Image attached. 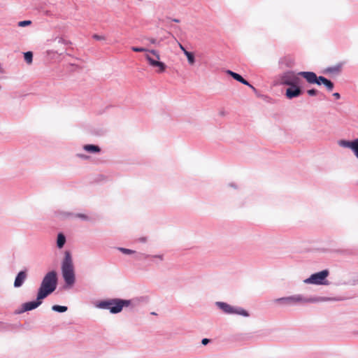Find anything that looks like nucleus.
Listing matches in <instances>:
<instances>
[{
  "mask_svg": "<svg viewBox=\"0 0 358 358\" xmlns=\"http://www.w3.org/2000/svg\"><path fill=\"white\" fill-rule=\"evenodd\" d=\"M187 57V62L190 65H194L195 64L196 59H195V55L194 53L192 52L190 53Z\"/></svg>",
  "mask_w": 358,
  "mask_h": 358,
  "instance_id": "nucleus-27",
  "label": "nucleus"
},
{
  "mask_svg": "<svg viewBox=\"0 0 358 358\" xmlns=\"http://www.w3.org/2000/svg\"><path fill=\"white\" fill-rule=\"evenodd\" d=\"M306 92L310 96H318L320 94V91L315 88H311V89L307 90Z\"/></svg>",
  "mask_w": 358,
  "mask_h": 358,
  "instance_id": "nucleus-26",
  "label": "nucleus"
},
{
  "mask_svg": "<svg viewBox=\"0 0 358 358\" xmlns=\"http://www.w3.org/2000/svg\"><path fill=\"white\" fill-rule=\"evenodd\" d=\"M138 241L141 243H145L147 241V237L143 236L138 239Z\"/></svg>",
  "mask_w": 358,
  "mask_h": 358,
  "instance_id": "nucleus-38",
  "label": "nucleus"
},
{
  "mask_svg": "<svg viewBox=\"0 0 358 358\" xmlns=\"http://www.w3.org/2000/svg\"><path fill=\"white\" fill-rule=\"evenodd\" d=\"M117 250L124 255H134L136 253L135 250H133L131 249L123 248V247H117Z\"/></svg>",
  "mask_w": 358,
  "mask_h": 358,
  "instance_id": "nucleus-23",
  "label": "nucleus"
},
{
  "mask_svg": "<svg viewBox=\"0 0 358 358\" xmlns=\"http://www.w3.org/2000/svg\"><path fill=\"white\" fill-rule=\"evenodd\" d=\"M51 309H52V310H53L55 312L63 313H65L67 311L68 307L66 306H61V305L56 304V305H53L52 306Z\"/></svg>",
  "mask_w": 358,
  "mask_h": 358,
  "instance_id": "nucleus-21",
  "label": "nucleus"
},
{
  "mask_svg": "<svg viewBox=\"0 0 358 358\" xmlns=\"http://www.w3.org/2000/svg\"><path fill=\"white\" fill-rule=\"evenodd\" d=\"M338 145L341 147L349 148L352 150L356 158L358 159V138L353 140H340Z\"/></svg>",
  "mask_w": 358,
  "mask_h": 358,
  "instance_id": "nucleus-11",
  "label": "nucleus"
},
{
  "mask_svg": "<svg viewBox=\"0 0 358 358\" xmlns=\"http://www.w3.org/2000/svg\"><path fill=\"white\" fill-rule=\"evenodd\" d=\"M332 95H333V96H334V97H335V99H339L341 98V94H340V93H338V92H334Z\"/></svg>",
  "mask_w": 358,
  "mask_h": 358,
  "instance_id": "nucleus-39",
  "label": "nucleus"
},
{
  "mask_svg": "<svg viewBox=\"0 0 358 358\" xmlns=\"http://www.w3.org/2000/svg\"><path fill=\"white\" fill-rule=\"evenodd\" d=\"M145 57L150 66L158 68V73H163L166 71L167 66L164 62H161L159 59H154L148 54Z\"/></svg>",
  "mask_w": 358,
  "mask_h": 358,
  "instance_id": "nucleus-12",
  "label": "nucleus"
},
{
  "mask_svg": "<svg viewBox=\"0 0 358 358\" xmlns=\"http://www.w3.org/2000/svg\"><path fill=\"white\" fill-rule=\"evenodd\" d=\"M83 148L87 152L92 154L99 153L101 151L100 146L96 144H85Z\"/></svg>",
  "mask_w": 358,
  "mask_h": 358,
  "instance_id": "nucleus-17",
  "label": "nucleus"
},
{
  "mask_svg": "<svg viewBox=\"0 0 358 358\" xmlns=\"http://www.w3.org/2000/svg\"><path fill=\"white\" fill-rule=\"evenodd\" d=\"M246 86H248L250 88H251L255 93L257 92V90L249 83V85H245Z\"/></svg>",
  "mask_w": 358,
  "mask_h": 358,
  "instance_id": "nucleus-36",
  "label": "nucleus"
},
{
  "mask_svg": "<svg viewBox=\"0 0 358 358\" xmlns=\"http://www.w3.org/2000/svg\"><path fill=\"white\" fill-rule=\"evenodd\" d=\"M220 115L221 116H224V115H225V112H224V110H221V111L220 112Z\"/></svg>",
  "mask_w": 358,
  "mask_h": 358,
  "instance_id": "nucleus-42",
  "label": "nucleus"
},
{
  "mask_svg": "<svg viewBox=\"0 0 358 358\" xmlns=\"http://www.w3.org/2000/svg\"><path fill=\"white\" fill-rule=\"evenodd\" d=\"M329 275V270L324 269L320 271L312 273L308 278L303 280V282L309 285H329V282L327 279Z\"/></svg>",
  "mask_w": 358,
  "mask_h": 358,
  "instance_id": "nucleus-6",
  "label": "nucleus"
},
{
  "mask_svg": "<svg viewBox=\"0 0 358 358\" xmlns=\"http://www.w3.org/2000/svg\"><path fill=\"white\" fill-rule=\"evenodd\" d=\"M342 64H338L335 66H329L323 71L324 73L336 74L341 71Z\"/></svg>",
  "mask_w": 358,
  "mask_h": 358,
  "instance_id": "nucleus-20",
  "label": "nucleus"
},
{
  "mask_svg": "<svg viewBox=\"0 0 358 358\" xmlns=\"http://www.w3.org/2000/svg\"><path fill=\"white\" fill-rule=\"evenodd\" d=\"M57 285V273L56 271L52 270L48 272L43 276L40 286L37 290V294H38L43 299H46L56 290Z\"/></svg>",
  "mask_w": 358,
  "mask_h": 358,
  "instance_id": "nucleus-3",
  "label": "nucleus"
},
{
  "mask_svg": "<svg viewBox=\"0 0 358 358\" xmlns=\"http://www.w3.org/2000/svg\"><path fill=\"white\" fill-rule=\"evenodd\" d=\"M0 324H3V322H0Z\"/></svg>",
  "mask_w": 358,
  "mask_h": 358,
  "instance_id": "nucleus-46",
  "label": "nucleus"
},
{
  "mask_svg": "<svg viewBox=\"0 0 358 358\" xmlns=\"http://www.w3.org/2000/svg\"><path fill=\"white\" fill-rule=\"evenodd\" d=\"M74 217L80 218V220H82L83 221L90 220V217L87 215L84 214V213H73V218H74Z\"/></svg>",
  "mask_w": 358,
  "mask_h": 358,
  "instance_id": "nucleus-25",
  "label": "nucleus"
},
{
  "mask_svg": "<svg viewBox=\"0 0 358 358\" xmlns=\"http://www.w3.org/2000/svg\"><path fill=\"white\" fill-rule=\"evenodd\" d=\"M303 93L301 83L288 86L285 90V96L287 99L292 100L300 96Z\"/></svg>",
  "mask_w": 358,
  "mask_h": 358,
  "instance_id": "nucleus-9",
  "label": "nucleus"
},
{
  "mask_svg": "<svg viewBox=\"0 0 358 358\" xmlns=\"http://www.w3.org/2000/svg\"><path fill=\"white\" fill-rule=\"evenodd\" d=\"M44 299H45L36 293L35 299L23 303L19 309L15 310L14 313L15 315H20L27 311L35 310L43 303Z\"/></svg>",
  "mask_w": 358,
  "mask_h": 358,
  "instance_id": "nucleus-7",
  "label": "nucleus"
},
{
  "mask_svg": "<svg viewBox=\"0 0 358 358\" xmlns=\"http://www.w3.org/2000/svg\"><path fill=\"white\" fill-rule=\"evenodd\" d=\"M59 43H64L65 45L71 43V42H69V41L67 42V41H66L64 39H63L62 38H60L59 39Z\"/></svg>",
  "mask_w": 358,
  "mask_h": 358,
  "instance_id": "nucleus-40",
  "label": "nucleus"
},
{
  "mask_svg": "<svg viewBox=\"0 0 358 358\" xmlns=\"http://www.w3.org/2000/svg\"><path fill=\"white\" fill-rule=\"evenodd\" d=\"M10 324H6V327H4V329H7V328H6V327H10Z\"/></svg>",
  "mask_w": 358,
  "mask_h": 358,
  "instance_id": "nucleus-44",
  "label": "nucleus"
},
{
  "mask_svg": "<svg viewBox=\"0 0 358 358\" xmlns=\"http://www.w3.org/2000/svg\"><path fill=\"white\" fill-rule=\"evenodd\" d=\"M62 275L64 282L63 288L71 289L76 282V273L71 253L66 250L61 264Z\"/></svg>",
  "mask_w": 358,
  "mask_h": 358,
  "instance_id": "nucleus-1",
  "label": "nucleus"
},
{
  "mask_svg": "<svg viewBox=\"0 0 358 358\" xmlns=\"http://www.w3.org/2000/svg\"><path fill=\"white\" fill-rule=\"evenodd\" d=\"M258 96H260V94H259V92H257V93H255Z\"/></svg>",
  "mask_w": 358,
  "mask_h": 358,
  "instance_id": "nucleus-45",
  "label": "nucleus"
},
{
  "mask_svg": "<svg viewBox=\"0 0 358 358\" xmlns=\"http://www.w3.org/2000/svg\"><path fill=\"white\" fill-rule=\"evenodd\" d=\"M336 298L327 297V296H310V297H304L302 295V301L304 303H320L324 301H336Z\"/></svg>",
  "mask_w": 358,
  "mask_h": 358,
  "instance_id": "nucleus-14",
  "label": "nucleus"
},
{
  "mask_svg": "<svg viewBox=\"0 0 358 358\" xmlns=\"http://www.w3.org/2000/svg\"><path fill=\"white\" fill-rule=\"evenodd\" d=\"M132 51L136 52H146L148 51V48H143V47H138V46H132L131 48Z\"/></svg>",
  "mask_w": 358,
  "mask_h": 358,
  "instance_id": "nucleus-29",
  "label": "nucleus"
},
{
  "mask_svg": "<svg viewBox=\"0 0 358 358\" xmlns=\"http://www.w3.org/2000/svg\"><path fill=\"white\" fill-rule=\"evenodd\" d=\"M92 38L96 40V41L105 40V36H104L99 35L97 34H93Z\"/></svg>",
  "mask_w": 358,
  "mask_h": 358,
  "instance_id": "nucleus-33",
  "label": "nucleus"
},
{
  "mask_svg": "<svg viewBox=\"0 0 358 358\" xmlns=\"http://www.w3.org/2000/svg\"><path fill=\"white\" fill-rule=\"evenodd\" d=\"M298 75L310 85H324L329 92H331L334 88V83L331 80L323 76H317L313 71H299Z\"/></svg>",
  "mask_w": 358,
  "mask_h": 358,
  "instance_id": "nucleus-4",
  "label": "nucleus"
},
{
  "mask_svg": "<svg viewBox=\"0 0 358 358\" xmlns=\"http://www.w3.org/2000/svg\"><path fill=\"white\" fill-rule=\"evenodd\" d=\"M32 22L29 20H22L17 22V26L20 27H25L31 24Z\"/></svg>",
  "mask_w": 358,
  "mask_h": 358,
  "instance_id": "nucleus-28",
  "label": "nucleus"
},
{
  "mask_svg": "<svg viewBox=\"0 0 358 358\" xmlns=\"http://www.w3.org/2000/svg\"><path fill=\"white\" fill-rule=\"evenodd\" d=\"M134 259L137 261H141L148 258L157 259L159 261L164 260V255H148L143 252H138L136 251V253H134Z\"/></svg>",
  "mask_w": 358,
  "mask_h": 358,
  "instance_id": "nucleus-15",
  "label": "nucleus"
},
{
  "mask_svg": "<svg viewBox=\"0 0 358 358\" xmlns=\"http://www.w3.org/2000/svg\"><path fill=\"white\" fill-rule=\"evenodd\" d=\"M229 186L234 188V189H237L238 188V186L236 183L234 182H231L229 184Z\"/></svg>",
  "mask_w": 358,
  "mask_h": 358,
  "instance_id": "nucleus-41",
  "label": "nucleus"
},
{
  "mask_svg": "<svg viewBox=\"0 0 358 358\" xmlns=\"http://www.w3.org/2000/svg\"><path fill=\"white\" fill-rule=\"evenodd\" d=\"M318 96H320V98L321 100H324V99H327L326 95L324 93H322V92H320V94H319Z\"/></svg>",
  "mask_w": 358,
  "mask_h": 358,
  "instance_id": "nucleus-37",
  "label": "nucleus"
},
{
  "mask_svg": "<svg viewBox=\"0 0 358 358\" xmlns=\"http://www.w3.org/2000/svg\"><path fill=\"white\" fill-rule=\"evenodd\" d=\"M180 48L186 57H187L190 53L192 52L187 50L182 45H180Z\"/></svg>",
  "mask_w": 358,
  "mask_h": 358,
  "instance_id": "nucleus-34",
  "label": "nucleus"
},
{
  "mask_svg": "<svg viewBox=\"0 0 358 358\" xmlns=\"http://www.w3.org/2000/svg\"><path fill=\"white\" fill-rule=\"evenodd\" d=\"M147 52L152 54L154 56H155L156 59H157L158 60L160 59V56H159L158 51L153 50V49L152 50L148 49V51H147Z\"/></svg>",
  "mask_w": 358,
  "mask_h": 358,
  "instance_id": "nucleus-32",
  "label": "nucleus"
},
{
  "mask_svg": "<svg viewBox=\"0 0 358 358\" xmlns=\"http://www.w3.org/2000/svg\"><path fill=\"white\" fill-rule=\"evenodd\" d=\"M172 20H173V22H180V20H179L178 19H176V18H174V19H173Z\"/></svg>",
  "mask_w": 358,
  "mask_h": 358,
  "instance_id": "nucleus-43",
  "label": "nucleus"
},
{
  "mask_svg": "<svg viewBox=\"0 0 358 358\" xmlns=\"http://www.w3.org/2000/svg\"><path fill=\"white\" fill-rule=\"evenodd\" d=\"M76 156L81 159H83V160H87L90 158V157L89 155H87L83 154V153H78V154H76Z\"/></svg>",
  "mask_w": 358,
  "mask_h": 358,
  "instance_id": "nucleus-31",
  "label": "nucleus"
},
{
  "mask_svg": "<svg viewBox=\"0 0 358 358\" xmlns=\"http://www.w3.org/2000/svg\"><path fill=\"white\" fill-rule=\"evenodd\" d=\"M131 299L121 298H110L98 300L94 303V306L101 310H107L110 313L115 315L121 313L124 308L131 305Z\"/></svg>",
  "mask_w": 358,
  "mask_h": 358,
  "instance_id": "nucleus-2",
  "label": "nucleus"
},
{
  "mask_svg": "<svg viewBox=\"0 0 358 358\" xmlns=\"http://www.w3.org/2000/svg\"><path fill=\"white\" fill-rule=\"evenodd\" d=\"M66 243V237L63 232H59L57 236L56 245L58 249H62Z\"/></svg>",
  "mask_w": 358,
  "mask_h": 358,
  "instance_id": "nucleus-19",
  "label": "nucleus"
},
{
  "mask_svg": "<svg viewBox=\"0 0 358 358\" xmlns=\"http://www.w3.org/2000/svg\"><path fill=\"white\" fill-rule=\"evenodd\" d=\"M55 215L60 220L73 218V213L58 210L55 212Z\"/></svg>",
  "mask_w": 358,
  "mask_h": 358,
  "instance_id": "nucleus-18",
  "label": "nucleus"
},
{
  "mask_svg": "<svg viewBox=\"0 0 358 358\" xmlns=\"http://www.w3.org/2000/svg\"><path fill=\"white\" fill-rule=\"evenodd\" d=\"M146 39L148 40L150 43L157 45H159L160 43L162 41V40L157 41V39H155L154 38H147Z\"/></svg>",
  "mask_w": 358,
  "mask_h": 358,
  "instance_id": "nucleus-30",
  "label": "nucleus"
},
{
  "mask_svg": "<svg viewBox=\"0 0 358 358\" xmlns=\"http://www.w3.org/2000/svg\"><path fill=\"white\" fill-rule=\"evenodd\" d=\"M357 334H358V331H357Z\"/></svg>",
  "mask_w": 358,
  "mask_h": 358,
  "instance_id": "nucleus-47",
  "label": "nucleus"
},
{
  "mask_svg": "<svg viewBox=\"0 0 358 358\" xmlns=\"http://www.w3.org/2000/svg\"><path fill=\"white\" fill-rule=\"evenodd\" d=\"M27 268H24L17 273L13 283V287L15 288H19L23 285L27 278Z\"/></svg>",
  "mask_w": 358,
  "mask_h": 358,
  "instance_id": "nucleus-13",
  "label": "nucleus"
},
{
  "mask_svg": "<svg viewBox=\"0 0 358 358\" xmlns=\"http://www.w3.org/2000/svg\"><path fill=\"white\" fill-rule=\"evenodd\" d=\"M225 73L231 76L233 79H234L235 80L241 83V84H243V85H249V82L245 80L241 74L236 73V72H234L230 69H227L225 71Z\"/></svg>",
  "mask_w": 358,
  "mask_h": 358,
  "instance_id": "nucleus-16",
  "label": "nucleus"
},
{
  "mask_svg": "<svg viewBox=\"0 0 358 358\" xmlns=\"http://www.w3.org/2000/svg\"><path fill=\"white\" fill-rule=\"evenodd\" d=\"M279 64L282 65V64H285L287 67H291L293 64V62L291 59L284 57L281 58L279 61Z\"/></svg>",
  "mask_w": 358,
  "mask_h": 358,
  "instance_id": "nucleus-24",
  "label": "nucleus"
},
{
  "mask_svg": "<svg viewBox=\"0 0 358 358\" xmlns=\"http://www.w3.org/2000/svg\"><path fill=\"white\" fill-rule=\"evenodd\" d=\"M302 301V295L301 294H296L289 296H285L275 299L274 300L275 303H279L282 306H292L297 303Z\"/></svg>",
  "mask_w": 358,
  "mask_h": 358,
  "instance_id": "nucleus-10",
  "label": "nucleus"
},
{
  "mask_svg": "<svg viewBox=\"0 0 358 358\" xmlns=\"http://www.w3.org/2000/svg\"><path fill=\"white\" fill-rule=\"evenodd\" d=\"M210 342H211V340L209 338H204L201 340V344L203 345H206L208 343H210Z\"/></svg>",
  "mask_w": 358,
  "mask_h": 358,
  "instance_id": "nucleus-35",
  "label": "nucleus"
},
{
  "mask_svg": "<svg viewBox=\"0 0 358 358\" xmlns=\"http://www.w3.org/2000/svg\"><path fill=\"white\" fill-rule=\"evenodd\" d=\"M215 306L226 315H238L245 317H250L249 312L240 306H233L224 301H216Z\"/></svg>",
  "mask_w": 358,
  "mask_h": 358,
  "instance_id": "nucleus-5",
  "label": "nucleus"
},
{
  "mask_svg": "<svg viewBox=\"0 0 358 358\" xmlns=\"http://www.w3.org/2000/svg\"><path fill=\"white\" fill-rule=\"evenodd\" d=\"M24 59L28 64H30L33 62V52L31 51H27L23 53Z\"/></svg>",
  "mask_w": 358,
  "mask_h": 358,
  "instance_id": "nucleus-22",
  "label": "nucleus"
},
{
  "mask_svg": "<svg viewBox=\"0 0 358 358\" xmlns=\"http://www.w3.org/2000/svg\"><path fill=\"white\" fill-rule=\"evenodd\" d=\"M301 77L296 73L294 71H287L279 76V83L284 86H290L294 84L301 83Z\"/></svg>",
  "mask_w": 358,
  "mask_h": 358,
  "instance_id": "nucleus-8",
  "label": "nucleus"
}]
</instances>
